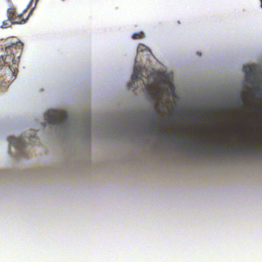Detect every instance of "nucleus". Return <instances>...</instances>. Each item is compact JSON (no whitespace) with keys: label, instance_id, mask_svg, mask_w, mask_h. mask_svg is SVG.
<instances>
[{"label":"nucleus","instance_id":"obj_3","mask_svg":"<svg viewBox=\"0 0 262 262\" xmlns=\"http://www.w3.org/2000/svg\"><path fill=\"white\" fill-rule=\"evenodd\" d=\"M24 44L20 41L12 42L5 48L7 53H11L13 56L19 58L23 52Z\"/></svg>","mask_w":262,"mask_h":262},{"label":"nucleus","instance_id":"obj_15","mask_svg":"<svg viewBox=\"0 0 262 262\" xmlns=\"http://www.w3.org/2000/svg\"><path fill=\"white\" fill-rule=\"evenodd\" d=\"M145 46L143 45H140L138 47V50H140L141 48H145Z\"/></svg>","mask_w":262,"mask_h":262},{"label":"nucleus","instance_id":"obj_11","mask_svg":"<svg viewBox=\"0 0 262 262\" xmlns=\"http://www.w3.org/2000/svg\"><path fill=\"white\" fill-rule=\"evenodd\" d=\"M255 93L257 96L262 95V88H258L255 91Z\"/></svg>","mask_w":262,"mask_h":262},{"label":"nucleus","instance_id":"obj_4","mask_svg":"<svg viewBox=\"0 0 262 262\" xmlns=\"http://www.w3.org/2000/svg\"><path fill=\"white\" fill-rule=\"evenodd\" d=\"M8 141L11 145L17 149L20 156H24V149L26 146L27 143L21 138H16L14 137H10Z\"/></svg>","mask_w":262,"mask_h":262},{"label":"nucleus","instance_id":"obj_7","mask_svg":"<svg viewBox=\"0 0 262 262\" xmlns=\"http://www.w3.org/2000/svg\"><path fill=\"white\" fill-rule=\"evenodd\" d=\"M159 109L158 107H156L155 108V114L154 117L151 119V121L154 123V124L152 125V127L154 132L156 131V126H155V123L157 122L158 118L160 116V114L159 112Z\"/></svg>","mask_w":262,"mask_h":262},{"label":"nucleus","instance_id":"obj_12","mask_svg":"<svg viewBox=\"0 0 262 262\" xmlns=\"http://www.w3.org/2000/svg\"><path fill=\"white\" fill-rule=\"evenodd\" d=\"M34 0H31V2H30L29 4L28 5V7H30L32 6V3L33 2ZM38 0H35V6H36V4L37 3Z\"/></svg>","mask_w":262,"mask_h":262},{"label":"nucleus","instance_id":"obj_22","mask_svg":"<svg viewBox=\"0 0 262 262\" xmlns=\"http://www.w3.org/2000/svg\"><path fill=\"white\" fill-rule=\"evenodd\" d=\"M256 101H257V99H254V102H256Z\"/></svg>","mask_w":262,"mask_h":262},{"label":"nucleus","instance_id":"obj_10","mask_svg":"<svg viewBox=\"0 0 262 262\" xmlns=\"http://www.w3.org/2000/svg\"><path fill=\"white\" fill-rule=\"evenodd\" d=\"M143 37H144V34L142 32H139V33H134L132 36V38L133 39H142Z\"/></svg>","mask_w":262,"mask_h":262},{"label":"nucleus","instance_id":"obj_9","mask_svg":"<svg viewBox=\"0 0 262 262\" xmlns=\"http://www.w3.org/2000/svg\"><path fill=\"white\" fill-rule=\"evenodd\" d=\"M12 24H13V23H12L11 21H10L8 18L7 20H5L3 22L1 28H7L8 27H11Z\"/></svg>","mask_w":262,"mask_h":262},{"label":"nucleus","instance_id":"obj_24","mask_svg":"<svg viewBox=\"0 0 262 262\" xmlns=\"http://www.w3.org/2000/svg\"><path fill=\"white\" fill-rule=\"evenodd\" d=\"M185 139L187 140L188 139V137H185Z\"/></svg>","mask_w":262,"mask_h":262},{"label":"nucleus","instance_id":"obj_20","mask_svg":"<svg viewBox=\"0 0 262 262\" xmlns=\"http://www.w3.org/2000/svg\"><path fill=\"white\" fill-rule=\"evenodd\" d=\"M32 137V138H35V135H34V136H32V137Z\"/></svg>","mask_w":262,"mask_h":262},{"label":"nucleus","instance_id":"obj_8","mask_svg":"<svg viewBox=\"0 0 262 262\" xmlns=\"http://www.w3.org/2000/svg\"><path fill=\"white\" fill-rule=\"evenodd\" d=\"M243 90L245 92H248L245 94V97L248 98V101L251 103L252 96L253 94V91L251 90L249 87H244Z\"/></svg>","mask_w":262,"mask_h":262},{"label":"nucleus","instance_id":"obj_14","mask_svg":"<svg viewBox=\"0 0 262 262\" xmlns=\"http://www.w3.org/2000/svg\"><path fill=\"white\" fill-rule=\"evenodd\" d=\"M244 147H240L239 148H238L236 151L237 152H243V150H244Z\"/></svg>","mask_w":262,"mask_h":262},{"label":"nucleus","instance_id":"obj_5","mask_svg":"<svg viewBox=\"0 0 262 262\" xmlns=\"http://www.w3.org/2000/svg\"><path fill=\"white\" fill-rule=\"evenodd\" d=\"M23 14H17L14 8H9L7 10V17L13 24H25L27 18H23Z\"/></svg>","mask_w":262,"mask_h":262},{"label":"nucleus","instance_id":"obj_21","mask_svg":"<svg viewBox=\"0 0 262 262\" xmlns=\"http://www.w3.org/2000/svg\"><path fill=\"white\" fill-rule=\"evenodd\" d=\"M32 11H33V9L31 10V12H30V14H31L32 13Z\"/></svg>","mask_w":262,"mask_h":262},{"label":"nucleus","instance_id":"obj_2","mask_svg":"<svg viewBox=\"0 0 262 262\" xmlns=\"http://www.w3.org/2000/svg\"><path fill=\"white\" fill-rule=\"evenodd\" d=\"M45 121L50 124L60 125L66 128L69 125L68 115L62 110H51L45 114Z\"/></svg>","mask_w":262,"mask_h":262},{"label":"nucleus","instance_id":"obj_1","mask_svg":"<svg viewBox=\"0 0 262 262\" xmlns=\"http://www.w3.org/2000/svg\"><path fill=\"white\" fill-rule=\"evenodd\" d=\"M143 68L142 67L137 66L134 67L133 74L132 76V81L129 82L128 84V88L129 89L136 88L135 87L136 85L135 83L139 79L140 77H142V78L141 79L143 81V82L144 83L143 78L145 77L142 75V72L143 71ZM159 78H161L164 81H168L169 77L168 75H166L164 72L154 71L148 76V79L149 80L152 79V83L150 84L144 83L146 89L151 95H155L159 91V84L160 83L159 80Z\"/></svg>","mask_w":262,"mask_h":262},{"label":"nucleus","instance_id":"obj_16","mask_svg":"<svg viewBox=\"0 0 262 262\" xmlns=\"http://www.w3.org/2000/svg\"><path fill=\"white\" fill-rule=\"evenodd\" d=\"M235 150L234 149H231L229 150V152L233 153Z\"/></svg>","mask_w":262,"mask_h":262},{"label":"nucleus","instance_id":"obj_19","mask_svg":"<svg viewBox=\"0 0 262 262\" xmlns=\"http://www.w3.org/2000/svg\"><path fill=\"white\" fill-rule=\"evenodd\" d=\"M248 68V66H244V69Z\"/></svg>","mask_w":262,"mask_h":262},{"label":"nucleus","instance_id":"obj_13","mask_svg":"<svg viewBox=\"0 0 262 262\" xmlns=\"http://www.w3.org/2000/svg\"><path fill=\"white\" fill-rule=\"evenodd\" d=\"M246 81L247 82H248V83H250L251 82V77L249 75V74H247V75L246 76Z\"/></svg>","mask_w":262,"mask_h":262},{"label":"nucleus","instance_id":"obj_23","mask_svg":"<svg viewBox=\"0 0 262 262\" xmlns=\"http://www.w3.org/2000/svg\"><path fill=\"white\" fill-rule=\"evenodd\" d=\"M189 117V118H193V117H192V116H190Z\"/></svg>","mask_w":262,"mask_h":262},{"label":"nucleus","instance_id":"obj_17","mask_svg":"<svg viewBox=\"0 0 262 262\" xmlns=\"http://www.w3.org/2000/svg\"><path fill=\"white\" fill-rule=\"evenodd\" d=\"M205 117H206V116L205 115H202V117L205 118Z\"/></svg>","mask_w":262,"mask_h":262},{"label":"nucleus","instance_id":"obj_25","mask_svg":"<svg viewBox=\"0 0 262 262\" xmlns=\"http://www.w3.org/2000/svg\"><path fill=\"white\" fill-rule=\"evenodd\" d=\"M30 14L29 13V14H28V16H30ZM28 17H29V16H28L26 18H27V19H28Z\"/></svg>","mask_w":262,"mask_h":262},{"label":"nucleus","instance_id":"obj_18","mask_svg":"<svg viewBox=\"0 0 262 262\" xmlns=\"http://www.w3.org/2000/svg\"><path fill=\"white\" fill-rule=\"evenodd\" d=\"M260 2H261V6L262 7V0H260Z\"/></svg>","mask_w":262,"mask_h":262},{"label":"nucleus","instance_id":"obj_6","mask_svg":"<svg viewBox=\"0 0 262 262\" xmlns=\"http://www.w3.org/2000/svg\"><path fill=\"white\" fill-rule=\"evenodd\" d=\"M2 57L4 64L8 66L9 68H11L13 65H16L19 59V58L16 57V56H13L11 53H7V55L5 56H2Z\"/></svg>","mask_w":262,"mask_h":262}]
</instances>
